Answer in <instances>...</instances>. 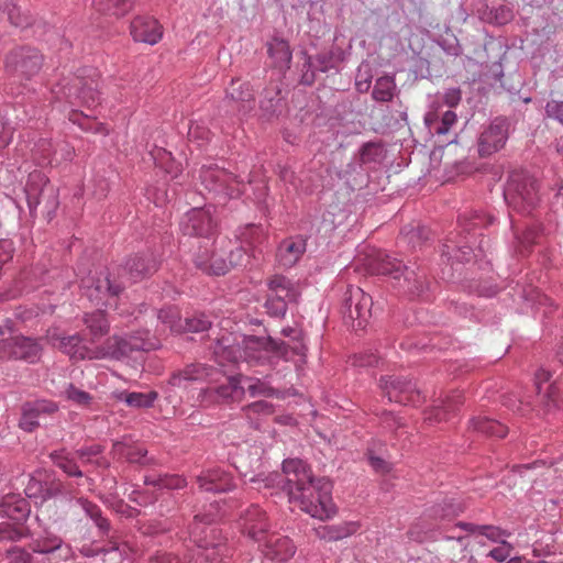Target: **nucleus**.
I'll list each match as a JSON object with an SVG mask.
<instances>
[{"mask_svg":"<svg viewBox=\"0 0 563 563\" xmlns=\"http://www.w3.org/2000/svg\"><path fill=\"white\" fill-rule=\"evenodd\" d=\"M308 464L300 459H287L283 462L282 473L257 474L247 479L257 485L256 488L276 489L287 495L289 503L296 504L300 510L316 516L325 515L327 506H313L310 501L311 492H316L309 485Z\"/></svg>","mask_w":563,"mask_h":563,"instance_id":"f257e3e1","label":"nucleus"},{"mask_svg":"<svg viewBox=\"0 0 563 563\" xmlns=\"http://www.w3.org/2000/svg\"><path fill=\"white\" fill-rule=\"evenodd\" d=\"M51 102L85 106L93 109L101 103L99 75L95 68L85 67L73 76H63L51 86Z\"/></svg>","mask_w":563,"mask_h":563,"instance_id":"f03ea898","label":"nucleus"},{"mask_svg":"<svg viewBox=\"0 0 563 563\" xmlns=\"http://www.w3.org/2000/svg\"><path fill=\"white\" fill-rule=\"evenodd\" d=\"M464 509V505L457 498L445 496L426 508L423 515L410 527L408 536L417 542L437 541L442 538L462 543L464 537L443 534V531L445 522L457 517Z\"/></svg>","mask_w":563,"mask_h":563,"instance_id":"7ed1b4c3","label":"nucleus"},{"mask_svg":"<svg viewBox=\"0 0 563 563\" xmlns=\"http://www.w3.org/2000/svg\"><path fill=\"white\" fill-rule=\"evenodd\" d=\"M495 218L493 216L478 210L460 216L459 225L461 227V232H451L449 234L442 245L441 256L448 262L456 261L462 263L470 261L476 243V231L493 224Z\"/></svg>","mask_w":563,"mask_h":563,"instance_id":"20e7f679","label":"nucleus"},{"mask_svg":"<svg viewBox=\"0 0 563 563\" xmlns=\"http://www.w3.org/2000/svg\"><path fill=\"white\" fill-rule=\"evenodd\" d=\"M216 518L211 512L198 514L188 528L190 540L200 550L199 555L210 563L222 562L232 552L221 531L212 525Z\"/></svg>","mask_w":563,"mask_h":563,"instance_id":"39448f33","label":"nucleus"},{"mask_svg":"<svg viewBox=\"0 0 563 563\" xmlns=\"http://www.w3.org/2000/svg\"><path fill=\"white\" fill-rule=\"evenodd\" d=\"M369 268L372 273L383 276H390L393 279L400 283V286L409 294L421 297L429 289V282L427 280V272L423 268L417 267L411 269L404 265L398 258L379 252L369 261Z\"/></svg>","mask_w":563,"mask_h":563,"instance_id":"423d86ee","label":"nucleus"},{"mask_svg":"<svg viewBox=\"0 0 563 563\" xmlns=\"http://www.w3.org/2000/svg\"><path fill=\"white\" fill-rule=\"evenodd\" d=\"M504 197L514 211L530 214L540 201L539 181L527 170H512L508 176Z\"/></svg>","mask_w":563,"mask_h":563,"instance_id":"0eeeda50","label":"nucleus"},{"mask_svg":"<svg viewBox=\"0 0 563 563\" xmlns=\"http://www.w3.org/2000/svg\"><path fill=\"white\" fill-rule=\"evenodd\" d=\"M251 366H276L280 360L289 361L288 349L283 341L271 336L242 335V357Z\"/></svg>","mask_w":563,"mask_h":563,"instance_id":"6e6552de","label":"nucleus"},{"mask_svg":"<svg viewBox=\"0 0 563 563\" xmlns=\"http://www.w3.org/2000/svg\"><path fill=\"white\" fill-rule=\"evenodd\" d=\"M24 195L31 217L36 216V209L43 201L47 217L53 218L58 207V196L56 188L51 185L45 174L40 170L30 173L24 187Z\"/></svg>","mask_w":563,"mask_h":563,"instance_id":"1a4fd4ad","label":"nucleus"},{"mask_svg":"<svg viewBox=\"0 0 563 563\" xmlns=\"http://www.w3.org/2000/svg\"><path fill=\"white\" fill-rule=\"evenodd\" d=\"M199 178L206 190L224 200L227 198H238L243 192L242 187H244L245 181V178L235 176L225 168L212 164L201 167Z\"/></svg>","mask_w":563,"mask_h":563,"instance_id":"9d476101","label":"nucleus"},{"mask_svg":"<svg viewBox=\"0 0 563 563\" xmlns=\"http://www.w3.org/2000/svg\"><path fill=\"white\" fill-rule=\"evenodd\" d=\"M373 299L362 288L349 286L343 296L341 313L346 325L363 330L372 317Z\"/></svg>","mask_w":563,"mask_h":563,"instance_id":"9b49d317","label":"nucleus"},{"mask_svg":"<svg viewBox=\"0 0 563 563\" xmlns=\"http://www.w3.org/2000/svg\"><path fill=\"white\" fill-rule=\"evenodd\" d=\"M79 268L77 276L80 277V288L90 301L97 305H107L109 299L117 298L124 289L121 282L112 278L108 272H100L81 276Z\"/></svg>","mask_w":563,"mask_h":563,"instance_id":"f8f14e48","label":"nucleus"},{"mask_svg":"<svg viewBox=\"0 0 563 563\" xmlns=\"http://www.w3.org/2000/svg\"><path fill=\"white\" fill-rule=\"evenodd\" d=\"M450 109L442 111L441 107L429 111L424 117L429 131L437 135L446 134L456 122V113L451 109L456 107L462 99V91L457 87L448 88L438 97Z\"/></svg>","mask_w":563,"mask_h":563,"instance_id":"ddd939ff","label":"nucleus"},{"mask_svg":"<svg viewBox=\"0 0 563 563\" xmlns=\"http://www.w3.org/2000/svg\"><path fill=\"white\" fill-rule=\"evenodd\" d=\"M43 55L34 47H19L9 53L5 58V69L9 75L19 79H30L41 70Z\"/></svg>","mask_w":563,"mask_h":563,"instance_id":"4468645a","label":"nucleus"},{"mask_svg":"<svg viewBox=\"0 0 563 563\" xmlns=\"http://www.w3.org/2000/svg\"><path fill=\"white\" fill-rule=\"evenodd\" d=\"M42 346L31 336L15 335L0 340V358L34 364L40 360Z\"/></svg>","mask_w":563,"mask_h":563,"instance_id":"2eb2a0df","label":"nucleus"},{"mask_svg":"<svg viewBox=\"0 0 563 563\" xmlns=\"http://www.w3.org/2000/svg\"><path fill=\"white\" fill-rule=\"evenodd\" d=\"M57 402L49 399H35L25 401L21 405V415L18 427L32 433L42 426V421L53 418L58 412Z\"/></svg>","mask_w":563,"mask_h":563,"instance_id":"dca6fc26","label":"nucleus"},{"mask_svg":"<svg viewBox=\"0 0 563 563\" xmlns=\"http://www.w3.org/2000/svg\"><path fill=\"white\" fill-rule=\"evenodd\" d=\"M159 261L154 252L147 250L129 256L119 268V278L132 283L148 278L158 269Z\"/></svg>","mask_w":563,"mask_h":563,"instance_id":"f3484780","label":"nucleus"},{"mask_svg":"<svg viewBox=\"0 0 563 563\" xmlns=\"http://www.w3.org/2000/svg\"><path fill=\"white\" fill-rule=\"evenodd\" d=\"M379 386L390 402L416 406L421 401L420 391L410 379L395 375L382 376Z\"/></svg>","mask_w":563,"mask_h":563,"instance_id":"a211bd4d","label":"nucleus"},{"mask_svg":"<svg viewBox=\"0 0 563 563\" xmlns=\"http://www.w3.org/2000/svg\"><path fill=\"white\" fill-rule=\"evenodd\" d=\"M509 126L510 123L506 118H495L479 135V155L489 156L503 148L509 136Z\"/></svg>","mask_w":563,"mask_h":563,"instance_id":"6ab92c4d","label":"nucleus"},{"mask_svg":"<svg viewBox=\"0 0 563 563\" xmlns=\"http://www.w3.org/2000/svg\"><path fill=\"white\" fill-rule=\"evenodd\" d=\"M216 228L217 223L210 210L205 208L191 209L180 221V230L184 235L188 236H201L210 240L216 232Z\"/></svg>","mask_w":563,"mask_h":563,"instance_id":"aec40b11","label":"nucleus"},{"mask_svg":"<svg viewBox=\"0 0 563 563\" xmlns=\"http://www.w3.org/2000/svg\"><path fill=\"white\" fill-rule=\"evenodd\" d=\"M223 102L230 111L242 115L249 114L255 108V93L250 82L232 79L227 88Z\"/></svg>","mask_w":563,"mask_h":563,"instance_id":"412c9836","label":"nucleus"},{"mask_svg":"<svg viewBox=\"0 0 563 563\" xmlns=\"http://www.w3.org/2000/svg\"><path fill=\"white\" fill-rule=\"evenodd\" d=\"M240 527L244 534L257 543H262L269 531L266 512L257 505H251L240 514Z\"/></svg>","mask_w":563,"mask_h":563,"instance_id":"4be33fe9","label":"nucleus"},{"mask_svg":"<svg viewBox=\"0 0 563 563\" xmlns=\"http://www.w3.org/2000/svg\"><path fill=\"white\" fill-rule=\"evenodd\" d=\"M307 473L309 475V485L316 489V492H311L310 501L313 506H318V508L323 507V504L327 506L325 515L320 517L312 514L308 515L319 520L331 519L336 514V507L332 499V483L325 477H314L309 466Z\"/></svg>","mask_w":563,"mask_h":563,"instance_id":"5701e85b","label":"nucleus"},{"mask_svg":"<svg viewBox=\"0 0 563 563\" xmlns=\"http://www.w3.org/2000/svg\"><path fill=\"white\" fill-rule=\"evenodd\" d=\"M385 156L386 150L380 141L366 142L354 154L352 162L347 165V170L356 172L357 167L364 170L374 169L383 163Z\"/></svg>","mask_w":563,"mask_h":563,"instance_id":"b1692460","label":"nucleus"},{"mask_svg":"<svg viewBox=\"0 0 563 563\" xmlns=\"http://www.w3.org/2000/svg\"><path fill=\"white\" fill-rule=\"evenodd\" d=\"M195 266L208 275L221 276L229 272V265L222 257H217L212 250L210 240L198 246L192 255Z\"/></svg>","mask_w":563,"mask_h":563,"instance_id":"393cba45","label":"nucleus"},{"mask_svg":"<svg viewBox=\"0 0 563 563\" xmlns=\"http://www.w3.org/2000/svg\"><path fill=\"white\" fill-rule=\"evenodd\" d=\"M200 490L207 493H227L235 487L231 473L222 467H211L197 476Z\"/></svg>","mask_w":563,"mask_h":563,"instance_id":"a878e982","label":"nucleus"},{"mask_svg":"<svg viewBox=\"0 0 563 563\" xmlns=\"http://www.w3.org/2000/svg\"><path fill=\"white\" fill-rule=\"evenodd\" d=\"M258 544L266 558L280 562L291 559L297 549L291 539L277 533H266L262 543Z\"/></svg>","mask_w":563,"mask_h":563,"instance_id":"bb28decb","label":"nucleus"},{"mask_svg":"<svg viewBox=\"0 0 563 563\" xmlns=\"http://www.w3.org/2000/svg\"><path fill=\"white\" fill-rule=\"evenodd\" d=\"M130 33L135 42L154 45L163 36V29L157 20L146 16H135L130 24Z\"/></svg>","mask_w":563,"mask_h":563,"instance_id":"cd10ccee","label":"nucleus"},{"mask_svg":"<svg viewBox=\"0 0 563 563\" xmlns=\"http://www.w3.org/2000/svg\"><path fill=\"white\" fill-rule=\"evenodd\" d=\"M132 353H134V350L125 335H112L96 347L95 357L96 360L109 358L124 361L129 358Z\"/></svg>","mask_w":563,"mask_h":563,"instance_id":"c85d7f7f","label":"nucleus"},{"mask_svg":"<svg viewBox=\"0 0 563 563\" xmlns=\"http://www.w3.org/2000/svg\"><path fill=\"white\" fill-rule=\"evenodd\" d=\"M29 549L33 553L58 555L60 560H68L73 554L71 548L64 543L58 536L51 532H46L44 537L33 540L29 544Z\"/></svg>","mask_w":563,"mask_h":563,"instance_id":"c756f323","label":"nucleus"},{"mask_svg":"<svg viewBox=\"0 0 563 563\" xmlns=\"http://www.w3.org/2000/svg\"><path fill=\"white\" fill-rule=\"evenodd\" d=\"M214 368L202 363H191L183 369L174 372L168 380L169 385L177 388H187L189 383L203 382L212 376Z\"/></svg>","mask_w":563,"mask_h":563,"instance_id":"7c9ffc66","label":"nucleus"},{"mask_svg":"<svg viewBox=\"0 0 563 563\" xmlns=\"http://www.w3.org/2000/svg\"><path fill=\"white\" fill-rule=\"evenodd\" d=\"M53 345L58 347L62 352L76 360H96L95 351L96 347H88L82 342V338L79 334L73 335H53Z\"/></svg>","mask_w":563,"mask_h":563,"instance_id":"2f4dec72","label":"nucleus"},{"mask_svg":"<svg viewBox=\"0 0 563 563\" xmlns=\"http://www.w3.org/2000/svg\"><path fill=\"white\" fill-rule=\"evenodd\" d=\"M307 239L299 234L283 240L277 249L278 263L287 268L292 267L305 254Z\"/></svg>","mask_w":563,"mask_h":563,"instance_id":"473e14b6","label":"nucleus"},{"mask_svg":"<svg viewBox=\"0 0 563 563\" xmlns=\"http://www.w3.org/2000/svg\"><path fill=\"white\" fill-rule=\"evenodd\" d=\"M245 393V388L241 385L238 377H229L224 384L217 387H209L203 391L205 398H210L217 404H229L240 400Z\"/></svg>","mask_w":563,"mask_h":563,"instance_id":"72a5a7b5","label":"nucleus"},{"mask_svg":"<svg viewBox=\"0 0 563 563\" xmlns=\"http://www.w3.org/2000/svg\"><path fill=\"white\" fill-rule=\"evenodd\" d=\"M31 514L29 501L19 494H8L0 500V517L23 523Z\"/></svg>","mask_w":563,"mask_h":563,"instance_id":"f704fd0d","label":"nucleus"},{"mask_svg":"<svg viewBox=\"0 0 563 563\" xmlns=\"http://www.w3.org/2000/svg\"><path fill=\"white\" fill-rule=\"evenodd\" d=\"M224 333L214 341L212 351L214 356L222 362H238L242 357V335Z\"/></svg>","mask_w":563,"mask_h":563,"instance_id":"c9c22d12","label":"nucleus"},{"mask_svg":"<svg viewBox=\"0 0 563 563\" xmlns=\"http://www.w3.org/2000/svg\"><path fill=\"white\" fill-rule=\"evenodd\" d=\"M514 233V247L516 252L525 255L532 245L537 243L540 236V228L536 224H525L522 228L517 227L514 219L510 220Z\"/></svg>","mask_w":563,"mask_h":563,"instance_id":"e433bc0d","label":"nucleus"},{"mask_svg":"<svg viewBox=\"0 0 563 563\" xmlns=\"http://www.w3.org/2000/svg\"><path fill=\"white\" fill-rule=\"evenodd\" d=\"M144 483L147 486H152L154 492L158 493L159 497L172 498L169 494L174 489H183L186 487L187 482L179 475H147L144 477Z\"/></svg>","mask_w":563,"mask_h":563,"instance_id":"4c0bfd02","label":"nucleus"},{"mask_svg":"<svg viewBox=\"0 0 563 563\" xmlns=\"http://www.w3.org/2000/svg\"><path fill=\"white\" fill-rule=\"evenodd\" d=\"M266 239L267 234L264 228L254 223L246 224L240 232L241 243L251 252L252 257H256V253H262V246Z\"/></svg>","mask_w":563,"mask_h":563,"instance_id":"58836bf2","label":"nucleus"},{"mask_svg":"<svg viewBox=\"0 0 563 563\" xmlns=\"http://www.w3.org/2000/svg\"><path fill=\"white\" fill-rule=\"evenodd\" d=\"M462 404L463 398L461 394L446 396L445 399L441 400L440 405L434 406L427 413L426 419L430 422L448 421L453 415H455Z\"/></svg>","mask_w":563,"mask_h":563,"instance_id":"ea45409f","label":"nucleus"},{"mask_svg":"<svg viewBox=\"0 0 563 563\" xmlns=\"http://www.w3.org/2000/svg\"><path fill=\"white\" fill-rule=\"evenodd\" d=\"M52 463L69 477L81 478L84 472L80 470L75 456L65 448L54 450L49 453Z\"/></svg>","mask_w":563,"mask_h":563,"instance_id":"a19ab883","label":"nucleus"},{"mask_svg":"<svg viewBox=\"0 0 563 563\" xmlns=\"http://www.w3.org/2000/svg\"><path fill=\"white\" fill-rule=\"evenodd\" d=\"M118 401L124 402L126 406L136 409H145L154 406L155 400L158 398V394L155 390L147 393L136 391H119L114 394Z\"/></svg>","mask_w":563,"mask_h":563,"instance_id":"79ce46f5","label":"nucleus"},{"mask_svg":"<svg viewBox=\"0 0 563 563\" xmlns=\"http://www.w3.org/2000/svg\"><path fill=\"white\" fill-rule=\"evenodd\" d=\"M267 52L273 59V65L279 70H286L290 67L291 51L289 44L282 38H274L267 44Z\"/></svg>","mask_w":563,"mask_h":563,"instance_id":"37998d69","label":"nucleus"},{"mask_svg":"<svg viewBox=\"0 0 563 563\" xmlns=\"http://www.w3.org/2000/svg\"><path fill=\"white\" fill-rule=\"evenodd\" d=\"M356 529L357 525L355 522H343L339 525L321 526L317 528L314 531L316 536L320 540L333 542L352 536L356 531Z\"/></svg>","mask_w":563,"mask_h":563,"instance_id":"c03bdc74","label":"nucleus"},{"mask_svg":"<svg viewBox=\"0 0 563 563\" xmlns=\"http://www.w3.org/2000/svg\"><path fill=\"white\" fill-rule=\"evenodd\" d=\"M430 239V230L423 225H406L401 229L399 244H408L413 250L421 247Z\"/></svg>","mask_w":563,"mask_h":563,"instance_id":"a18cd8bd","label":"nucleus"},{"mask_svg":"<svg viewBox=\"0 0 563 563\" xmlns=\"http://www.w3.org/2000/svg\"><path fill=\"white\" fill-rule=\"evenodd\" d=\"M104 446L101 444L82 445L75 451V455L82 465H92L95 467H108V461L102 456Z\"/></svg>","mask_w":563,"mask_h":563,"instance_id":"49530a36","label":"nucleus"},{"mask_svg":"<svg viewBox=\"0 0 563 563\" xmlns=\"http://www.w3.org/2000/svg\"><path fill=\"white\" fill-rule=\"evenodd\" d=\"M90 5L98 12L114 16H123L134 5V0H89Z\"/></svg>","mask_w":563,"mask_h":563,"instance_id":"de8ad7c7","label":"nucleus"},{"mask_svg":"<svg viewBox=\"0 0 563 563\" xmlns=\"http://www.w3.org/2000/svg\"><path fill=\"white\" fill-rule=\"evenodd\" d=\"M112 453L114 456L125 459L130 463H147V450L140 445H131L123 441H115L112 445Z\"/></svg>","mask_w":563,"mask_h":563,"instance_id":"09e8293b","label":"nucleus"},{"mask_svg":"<svg viewBox=\"0 0 563 563\" xmlns=\"http://www.w3.org/2000/svg\"><path fill=\"white\" fill-rule=\"evenodd\" d=\"M77 504L81 507L85 514L95 522L102 536H109L111 525L107 518L103 517L101 508L88 500L87 498H78Z\"/></svg>","mask_w":563,"mask_h":563,"instance_id":"8fccbe9b","label":"nucleus"},{"mask_svg":"<svg viewBox=\"0 0 563 563\" xmlns=\"http://www.w3.org/2000/svg\"><path fill=\"white\" fill-rule=\"evenodd\" d=\"M84 322L89 330V334L91 335L92 341L106 335L109 331V321L106 317V313L100 309L90 313H86L84 317Z\"/></svg>","mask_w":563,"mask_h":563,"instance_id":"3c124183","label":"nucleus"},{"mask_svg":"<svg viewBox=\"0 0 563 563\" xmlns=\"http://www.w3.org/2000/svg\"><path fill=\"white\" fill-rule=\"evenodd\" d=\"M470 428L476 432L498 438H504L508 432V428L506 426L487 417L473 418L470 421Z\"/></svg>","mask_w":563,"mask_h":563,"instance_id":"603ef678","label":"nucleus"},{"mask_svg":"<svg viewBox=\"0 0 563 563\" xmlns=\"http://www.w3.org/2000/svg\"><path fill=\"white\" fill-rule=\"evenodd\" d=\"M397 91L394 76H382L375 80L372 98L377 102H389Z\"/></svg>","mask_w":563,"mask_h":563,"instance_id":"864d4df0","label":"nucleus"},{"mask_svg":"<svg viewBox=\"0 0 563 563\" xmlns=\"http://www.w3.org/2000/svg\"><path fill=\"white\" fill-rule=\"evenodd\" d=\"M134 352H147L159 347L158 340L148 330H137L125 335Z\"/></svg>","mask_w":563,"mask_h":563,"instance_id":"5fc2aeb1","label":"nucleus"},{"mask_svg":"<svg viewBox=\"0 0 563 563\" xmlns=\"http://www.w3.org/2000/svg\"><path fill=\"white\" fill-rule=\"evenodd\" d=\"M240 379L241 383L246 385V390L251 397H274L279 395L277 389L261 378L243 376Z\"/></svg>","mask_w":563,"mask_h":563,"instance_id":"6e6d98bb","label":"nucleus"},{"mask_svg":"<svg viewBox=\"0 0 563 563\" xmlns=\"http://www.w3.org/2000/svg\"><path fill=\"white\" fill-rule=\"evenodd\" d=\"M37 272L34 268H23L14 280L13 297L27 292L37 287Z\"/></svg>","mask_w":563,"mask_h":563,"instance_id":"4d7b16f0","label":"nucleus"},{"mask_svg":"<svg viewBox=\"0 0 563 563\" xmlns=\"http://www.w3.org/2000/svg\"><path fill=\"white\" fill-rule=\"evenodd\" d=\"M282 334L286 338H289V342H285V344L288 349L290 358L292 355H305L307 347L302 341V332L300 330L287 327L282 330Z\"/></svg>","mask_w":563,"mask_h":563,"instance_id":"13d9d810","label":"nucleus"},{"mask_svg":"<svg viewBox=\"0 0 563 563\" xmlns=\"http://www.w3.org/2000/svg\"><path fill=\"white\" fill-rule=\"evenodd\" d=\"M245 417L251 421L254 428H258V422L254 421L256 417H267L274 413V405L266 400H257L242 408Z\"/></svg>","mask_w":563,"mask_h":563,"instance_id":"bf43d9fd","label":"nucleus"},{"mask_svg":"<svg viewBox=\"0 0 563 563\" xmlns=\"http://www.w3.org/2000/svg\"><path fill=\"white\" fill-rule=\"evenodd\" d=\"M4 10L7 11L10 23L16 27L24 29L33 23V16L15 3L7 4Z\"/></svg>","mask_w":563,"mask_h":563,"instance_id":"052dcab7","label":"nucleus"},{"mask_svg":"<svg viewBox=\"0 0 563 563\" xmlns=\"http://www.w3.org/2000/svg\"><path fill=\"white\" fill-rule=\"evenodd\" d=\"M280 90L277 87L267 88L260 101V108L266 115H273L279 111L282 99L278 97Z\"/></svg>","mask_w":563,"mask_h":563,"instance_id":"680f3d73","label":"nucleus"},{"mask_svg":"<svg viewBox=\"0 0 563 563\" xmlns=\"http://www.w3.org/2000/svg\"><path fill=\"white\" fill-rule=\"evenodd\" d=\"M68 119L75 123L78 124L84 131H89L93 133H106V128L93 120H91L88 115L84 114L82 112H79L78 110L71 109Z\"/></svg>","mask_w":563,"mask_h":563,"instance_id":"e2e57ef3","label":"nucleus"},{"mask_svg":"<svg viewBox=\"0 0 563 563\" xmlns=\"http://www.w3.org/2000/svg\"><path fill=\"white\" fill-rule=\"evenodd\" d=\"M211 320L205 313H196L183 321L181 332L199 333L211 328Z\"/></svg>","mask_w":563,"mask_h":563,"instance_id":"0e129e2a","label":"nucleus"},{"mask_svg":"<svg viewBox=\"0 0 563 563\" xmlns=\"http://www.w3.org/2000/svg\"><path fill=\"white\" fill-rule=\"evenodd\" d=\"M30 536V530L9 522L0 523V540L16 542Z\"/></svg>","mask_w":563,"mask_h":563,"instance_id":"69168bd1","label":"nucleus"},{"mask_svg":"<svg viewBox=\"0 0 563 563\" xmlns=\"http://www.w3.org/2000/svg\"><path fill=\"white\" fill-rule=\"evenodd\" d=\"M157 319L168 327L170 332L180 333L183 331V320L173 308L161 309L157 313Z\"/></svg>","mask_w":563,"mask_h":563,"instance_id":"338daca9","label":"nucleus"},{"mask_svg":"<svg viewBox=\"0 0 563 563\" xmlns=\"http://www.w3.org/2000/svg\"><path fill=\"white\" fill-rule=\"evenodd\" d=\"M64 493L65 485L59 478L55 476H47L43 481V503L57 496H60Z\"/></svg>","mask_w":563,"mask_h":563,"instance_id":"774afa93","label":"nucleus"}]
</instances>
